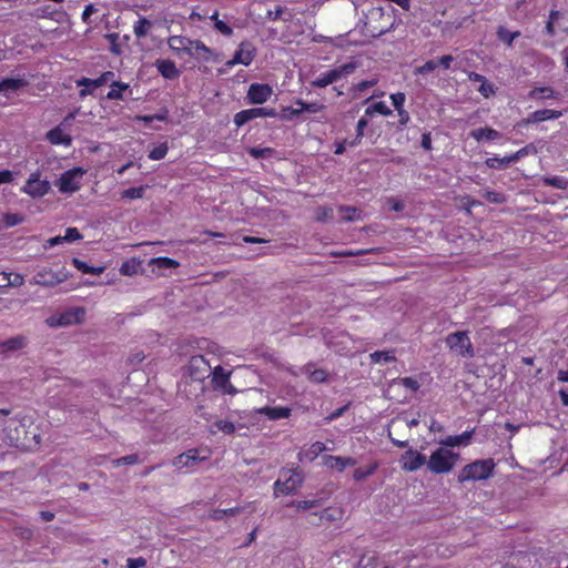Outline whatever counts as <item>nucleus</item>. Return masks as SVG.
Returning <instances> with one entry per match:
<instances>
[{
    "label": "nucleus",
    "mask_w": 568,
    "mask_h": 568,
    "mask_svg": "<svg viewBox=\"0 0 568 568\" xmlns=\"http://www.w3.org/2000/svg\"><path fill=\"white\" fill-rule=\"evenodd\" d=\"M395 24L392 13L382 8H372L365 16L363 33L372 38H378L389 32Z\"/></svg>",
    "instance_id": "obj_1"
},
{
    "label": "nucleus",
    "mask_w": 568,
    "mask_h": 568,
    "mask_svg": "<svg viewBox=\"0 0 568 568\" xmlns=\"http://www.w3.org/2000/svg\"><path fill=\"white\" fill-rule=\"evenodd\" d=\"M495 464L491 458L475 460L466 465L458 474V481L485 480L493 474Z\"/></svg>",
    "instance_id": "obj_2"
},
{
    "label": "nucleus",
    "mask_w": 568,
    "mask_h": 568,
    "mask_svg": "<svg viewBox=\"0 0 568 568\" xmlns=\"http://www.w3.org/2000/svg\"><path fill=\"white\" fill-rule=\"evenodd\" d=\"M458 458V454L439 447L430 455L427 467L434 474H447L455 467Z\"/></svg>",
    "instance_id": "obj_3"
},
{
    "label": "nucleus",
    "mask_w": 568,
    "mask_h": 568,
    "mask_svg": "<svg viewBox=\"0 0 568 568\" xmlns=\"http://www.w3.org/2000/svg\"><path fill=\"white\" fill-rule=\"evenodd\" d=\"M446 345L457 356L471 358L475 356V349L468 336V331H458L450 333L445 338Z\"/></svg>",
    "instance_id": "obj_4"
},
{
    "label": "nucleus",
    "mask_w": 568,
    "mask_h": 568,
    "mask_svg": "<svg viewBox=\"0 0 568 568\" xmlns=\"http://www.w3.org/2000/svg\"><path fill=\"white\" fill-rule=\"evenodd\" d=\"M67 280L68 272L64 270L53 272L51 268L42 267L36 272L30 283L43 287H54Z\"/></svg>",
    "instance_id": "obj_5"
},
{
    "label": "nucleus",
    "mask_w": 568,
    "mask_h": 568,
    "mask_svg": "<svg viewBox=\"0 0 568 568\" xmlns=\"http://www.w3.org/2000/svg\"><path fill=\"white\" fill-rule=\"evenodd\" d=\"M184 371L192 381L203 382L211 375V365L203 355H194L190 358Z\"/></svg>",
    "instance_id": "obj_6"
},
{
    "label": "nucleus",
    "mask_w": 568,
    "mask_h": 568,
    "mask_svg": "<svg viewBox=\"0 0 568 568\" xmlns=\"http://www.w3.org/2000/svg\"><path fill=\"white\" fill-rule=\"evenodd\" d=\"M85 310L83 307H71L65 312L51 316L47 320L52 327L69 326L72 324H81L84 321Z\"/></svg>",
    "instance_id": "obj_7"
},
{
    "label": "nucleus",
    "mask_w": 568,
    "mask_h": 568,
    "mask_svg": "<svg viewBox=\"0 0 568 568\" xmlns=\"http://www.w3.org/2000/svg\"><path fill=\"white\" fill-rule=\"evenodd\" d=\"M84 173L81 168L68 170L57 180L55 185L61 193H74L80 189V179Z\"/></svg>",
    "instance_id": "obj_8"
},
{
    "label": "nucleus",
    "mask_w": 568,
    "mask_h": 568,
    "mask_svg": "<svg viewBox=\"0 0 568 568\" xmlns=\"http://www.w3.org/2000/svg\"><path fill=\"white\" fill-rule=\"evenodd\" d=\"M50 190V183L47 180L40 179V172H33L28 179L26 185L22 187V191L32 197H42Z\"/></svg>",
    "instance_id": "obj_9"
},
{
    "label": "nucleus",
    "mask_w": 568,
    "mask_h": 568,
    "mask_svg": "<svg viewBox=\"0 0 568 568\" xmlns=\"http://www.w3.org/2000/svg\"><path fill=\"white\" fill-rule=\"evenodd\" d=\"M261 116H276L275 109H268V108H253V109H246L237 112L234 115V123L237 128L244 125L248 121L261 118Z\"/></svg>",
    "instance_id": "obj_10"
},
{
    "label": "nucleus",
    "mask_w": 568,
    "mask_h": 568,
    "mask_svg": "<svg viewBox=\"0 0 568 568\" xmlns=\"http://www.w3.org/2000/svg\"><path fill=\"white\" fill-rule=\"evenodd\" d=\"M399 463L402 469L405 471H416L422 466L427 465L426 457L412 448H409L402 455Z\"/></svg>",
    "instance_id": "obj_11"
},
{
    "label": "nucleus",
    "mask_w": 568,
    "mask_h": 568,
    "mask_svg": "<svg viewBox=\"0 0 568 568\" xmlns=\"http://www.w3.org/2000/svg\"><path fill=\"white\" fill-rule=\"evenodd\" d=\"M273 93V89L268 84L252 83L247 91L248 102L252 104H262L266 102Z\"/></svg>",
    "instance_id": "obj_12"
},
{
    "label": "nucleus",
    "mask_w": 568,
    "mask_h": 568,
    "mask_svg": "<svg viewBox=\"0 0 568 568\" xmlns=\"http://www.w3.org/2000/svg\"><path fill=\"white\" fill-rule=\"evenodd\" d=\"M255 55V49L250 42H242L235 51L233 59L226 62V65L243 64L248 65Z\"/></svg>",
    "instance_id": "obj_13"
},
{
    "label": "nucleus",
    "mask_w": 568,
    "mask_h": 568,
    "mask_svg": "<svg viewBox=\"0 0 568 568\" xmlns=\"http://www.w3.org/2000/svg\"><path fill=\"white\" fill-rule=\"evenodd\" d=\"M205 459V456L201 457L199 455L197 449H189L173 459V466L176 467L178 469H182L184 467H192L195 464Z\"/></svg>",
    "instance_id": "obj_14"
},
{
    "label": "nucleus",
    "mask_w": 568,
    "mask_h": 568,
    "mask_svg": "<svg viewBox=\"0 0 568 568\" xmlns=\"http://www.w3.org/2000/svg\"><path fill=\"white\" fill-rule=\"evenodd\" d=\"M562 115V111L558 110H550V109H542L537 110L532 113H530L526 119L521 121V124H531V123H538L546 120H555L559 119Z\"/></svg>",
    "instance_id": "obj_15"
},
{
    "label": "nucleus",
    "mask_w": 568,
    "mask_h": 568,
    "mask_svg": "<svg viewBox=\"0 0 568 568\" xmlns=\"http://www.w3.org/2000/svg\"><path fill=\"white\" fill-rule=\"evenodd\" d=\"M155 65L161 75L165 79L173 80L180 75L179 69L171 60H156Z\"/></svg>",
    "instance_id": "obj_16"
},
{
    "label": "nucleus",
    "mask_w": 568,
    "mask_h": 568,
    "mask_svg": "<svg viewBox=\"0 0 568 568\" xmlns=\"http://www.w3.org/2000/svg\"><path fill=\"white\" fill-rule=\"evenodd\" d=\"M257 414H262L267 416L271 420L288 418L291 416L292 409L288 407H262L256 410Z\"/></svg>",
    "instance_id": "obj_17"
},
{
    "label": "nucleus",
    "mask_w": 568,
    "mask_h": 568,
    "mask_svg": "<svg viewBox=\"0 0 568 568\" xmlns=\"http://www.w3.org/2000/svg\"><path fill=\"white\" fill-rule=\"evenodd\" d=\"M27 346V337L23 335H17L9 339L0 342V349L2 353L16 352Z\"/></svg>",
    "instance_id": "obj_18"
},
{
    "label": "nucleus",
    "mask_w": 568,
    "mask_h": 568,
    "mask_svg": "<svg viewBox=\"0 0 568 568\" xmlns=\"http://www.w3.org/2000/svg\"><path fill=\"white\" fill-rule=\"evenodd\" d=\"M114 78V73L112 71L103 72L98 79H89L81 78L77 81L78 87H91L92 89L100 88L104 85L106 82Z\"/></svg>",
    "instance_id": "obj_19"
},
{
    "label": "nucleus",
    "mask_w": 568,
    "mask_h": 568,
    "mask_svg": "<svg viewBox=\"0 0 568 568\" xmlns=\"http://www.w3.org/2000/svg\"><path fill=\"white\" fill-rule=\"evenodd\" d=\"M295 105H297L298 108L290 106V108H286V111L291 112L293 115H300L304 111L310 112V113H317L325 108L323 104H320L317 102L307 103V102H304L303 100H297L295 102Z\"/></svg>",
    "instance_id": "obj_20"
},
{
    "label": "nucleus",
    "mask_w": 568,
    "mask_h": 568,
    "mask_svg": "<svg viewBox=\"0 0 568 568\" xmlns=\"http://www.w3.org/2000/svg\"><path fill=\"white\" fill-rule=\"evenodd\" d=\"M187 54L194 57L196 59H202L204 61L210 60L212 51L200 40H192V44L189 47Z\"/></svg>",
    "instance_id": "obj_21"
},
{
    "label": "nucleus",
    "mask_w": 568,
    "mask_h": 568,
    "mask_svg": "<svg viewBox=\"0 0 568 568\" xmlns=\"http://www.w3.org/2000/svg\"><path fill=\"white\" fill-rule=\"evenodd\" d=\"M47 139L49 140L50 143L55 144V145L63 144V145L69 146L72 143L71 136L64 134L60 126H57V128L50 130L47 133Z\"/></svg>",
    "instance_id": "obj_22"
},
{
    "label": "nucleus",
    "mask_w": 568,
    "mask_h": 568,
    "mask_svg": "<svg viewBox=\"0 0 568 568\" xmlns=\"http://www.w3.org/2000/svg\"><path fill=\"white\" fill-rule=\"evenodd\" d=\"M469 135L477 141H481L484 139L493 141V140H497L501 136L500 132H498L497 130L491 129V128H479V129L471 130L469 132Z\"/></svg>",
    "instance_id": "obj_23"
},
{
    "label": "nucleus",
    "mask_w": 568,
    "mask_h": 568,
    "mask_svg": "<svg viewBox=\"0 0 568 568\" xmlns=\"http://www.w3.org/2000/svg\"><path fill=\"white\" fill-rule=\"evenodd\" d=\"M212 375V384L214 388H220L221 386H225L227 382L230 381L231 372L225 371L222 366L214 367L213 371H211Z\"/></svg>",
    "instance_id": "obj_24"
},
{
    "label": "nucleus",
    "mask_w": 568,
    "mask_h": 568,
    "mask_svg": "<svg viewBox=\"0 0 568 568\" xmlns=\"http://www.w3.org/2000/svg\"><path fill=\"white\" fill-rule=\"evenodd\" d=\"M168 43L172 50H182L187 53L192 40L182 36H173L169 38Z\"/></svg>",
    "instance_id": "obj_25"
},
{
    "label": "nucleus",
    "mask_w": 568,
    "mask_h": 568,
    "mask_svg": "<svg viewBox=\"0 0 568 568\" xmlns=\"http://www.w3.org/2000/svg\"><path fill=\"white\" fill-rule=\"evenodd\" d=\"M72 264L77 270L81 271L84 274L100 275L105 270L104 266H89L85 262L81 261L78 257L72 258Z\"/></svg>",
    "instance_id": "obj_26"
},
{
    "label": "nucleus",
    "mask_w": 568,
    "mask_h": 568,
    "mask_svg": "<svg viewBox=\"0 0 568 568\" xmlns=\"http://www.w3.org/2000/svg\"><path fill=\"white\" fill-rule=\"evenodd\" d=\"M336 75H337V73H336V71H334V69L329 70V71L323 73L321 77H318L314 81H312L311 84L315 88H325L328 84H332L338 80Z\"/></svg>",
    "instance_id": "obj_27"
},
{
    "label": "nucleus",
    "mask_w": 568,
    "mask_h": 568,
    "mask_svg": "<svg viewBox=\"0 0 568 568\" xmlns=\"http://www.w3.org/2000/svg\"><path fill=\"white\" fill-rule=\"evenodd\" d=\"M558 95L559 93L549 87L534 88L528 94L530 99H557Z\"/></svg>",
    "instance_id": "obj_28"
},
{
    "label": "nucleus",
    "mask_w": 568,
    "mask_h": 568,
    "mask_svg": "<svg viewBox=\"0 0 568 568\" xmlns=\"http://www.w3.org/2000/svg\"><path fill=\"white\" fill-rule=\"evenodd\" d=\"M474 430H466L462 435L457 436H449L444 442V445L446 446H459V445H467L473 436Z\"/></svg>",
    "instance_id": "obj_29"
},
{
    "label": "nucleus",
    "mask_w": 568,
    "mask_h": 568,
    "mask_svg": "<svg viewBox=\"0 0 568 568\" xmlns=\"http://www.w3.org/2000/svg\"><path fill=\"white\" fill-rule=\"evenodd\" d=\"M26 82L21 79H4L0 82V92H16Z\"/></svg>",
    "instance_id": "obj_30"
},
{
    "label": "nucleus",
    "mask_w": 568,
    "mask_h": 568,
    "mask_svg": "<svg viewBox=\"0 0 568 568\" xmlns=\"http://www.w3.org/2000/svg\"><path fill=\"white\" fill-rule=\"evenodd\" d=\"M141 268V262L136 258H131L122 263L120 267V273L122 275L132 276L138 274Z\"/></svg>",
    "instance_id": "obj_31"
},
{
    "label": "nucleus",
    "mask_w": 568,
    "mask_h": 568,
    "mask_svg": "<svg viewBox=\"0 0 568 568\" xmlns=\"http://www.w3.org/2000/svg\"><path fill=\"white\" fill-rule=\"evenodd\" d=\"M150 264L159 270L176 268L180 265L178 261L166 256L153 257L151 258Z\"/></svg>",
    "instance_id": "obj_32"
},
{
    "label": "nucleus",
    "mask_w": 568,
    "mask_h": 568,
    "mask_svg": "<svg viewBox=\"0 0 568 568\" xmlns=\"http://www.w3.org/2000/svg\"><path fill=\"white\" fill-rule=\"evenodd\" d=\"M152 28V22L146 18H140L133 28L136 38H144Z\"/></svg>",
    "instance_id": "obj_33"
},
{
    "label": "nucleus",
    "mask_w": 568,
    "mask_h": 568,
    "mask_svg": "<svg viewBox=\"0 0 568 568\" xmlns=\"http://www.w3.org/2000/svg\"><path fill=\"white\" fill-rule=\"evenodd\" d=\"M129 88V84L113 81L111 84V90L106 94V99L109 100H122L123 99V91H125Z\"/></svg>",
    "instance_id": "obj_34"
},
{
    "label": "nucleus",
    "mask_w": 568,
    "mask_h": 568,
    "mask_svg": "<svg viewBox=\"0 0 568 568\" xmlns=\"http://www.w3.org/2000/svg\"><path fill=\"white\" fill-rule=\"evenodd\" d=\"M520 36L519 31H509L505 27L499 26L497 29V37L500 41L506 43L508 47H511L513 41Z\"/></svg>",
    "instance_id": "obj_35"
},
{
    "label": "nucleus",
    "mask_w": 568,
    "mask_h": 568,
    "mask_svg": "<svg viewBox=\"0 0 568 568\" xmlns=\"http://www.w3.org/2000/svg\"><path fill=\"white\" fill-rule=\"evenodd\" d=\"M486 165L490 169L503 170L506 169L510 163H514L511 155L505 158H489L486 160Z\"/></svg>",
    "instance_id": "obj_36"
},
{
    "label": "nucleus",
    "mask_w": 568,
    "mask_h": 568,
    "mask_svg": "<svg viewBox=\"0 0 568 568\" xmlns=\"http://www.w3.org/2000/svg\"><path fill=\"white\" fill-rule=\"evenodd\" d=\"M295 490V484H291V479L285 481L277 480L274 484V495H291Z\"/></svg>",
    "instance_id": "obj_37"
},
{
    "label": "nucleus",
    "mask_w": 568,
    "mask_h": 568,
    "mask_svg": "<svg viewBox=\"0 0 568 568\" xmlns=\"http://www.w3.org/2000/svg\"><path fill=\"white\" fill-rule=\"evenodd\" d=\"M322 501L321 499H310V500H298V501H291L287 504V507H295L297 510H308L312 508H316L321 506Z\"/></svg>",
    "instance_id": "obj_38"
},
{
    "label": "nucleus",
    "mask_w": 568,
    "mask_h": 568,
    "mask_svg": "<svg viewBox=\"0 0 568 568\" xmlns=\"http://www.w3.org/2000/svg\"><path fill=\"white\" fill-rule=\"evenodd\" d=\"M242 511L241 507H233L227 509H215L210 514V518L213 520H222L225 516H234Z\"/></svg>",
    "instance_id": "obj_39"
},
{
    "label": "nucleus",
    "mask_w": 568,
    "mask_h": 568,
    "mask_svg": "<svg viewBox=\"0 0 568 568\" xmlns=\"http://www.w3.org/2000/svg\"><path fill=\"white\" fill-rule=\"evenodd\" d=\"M374 113L389 115L392 114V110L384 102H376L365 110V114L367 116H372Z\"/></svg>",
    "instance_id": "obj_40"
},
{
    "label": "nucleus",
    "mask_w": 568,
    "mask_h": 568,
    "mask_svg": "<svg viewBox=\"0 0 568 568\" xmlns=\"http://www.w3.org/2000/svg\"><path fill=\"white\" fill-rule=\"evenodd\" d=\"M542 183L558 190H565L568 186V181L561 176H545L542 178Z\"/></svg>",
    "instance_id": "obj_41"
},
{
    "label": "nucleus",
    "mask_w": 568,
    "mask_h": 568,
    "mask_svg": "<svg viewBox=\"0 0 568 568\" xmlns=\"http://www.w3.org/2000/svg\"><path fill=\"white\" fill-rule=\"evenodd\" d=\"M324 465L328 468L336 469L339 473L344 471L343 457L341 456H324Z\"/></svg>",
    "instance_id": "obj_42"
},
{
    "label": "nucleus",
    "mask_w": 568,
    "mask_h": 568,
    "mask_svg": "<svg viewBox=\"0 0 568 568\" xmlns=\"http://www.w3.org/2000/svg\"><path fill=\"white\" fill-rule=\"evenodd\" d=\"M377 469V464L369 465L366 469L357 468L354 471V479L356 481L364 480L365 478L372 476Z\"/></svg>",
    "instance_id": "obj_43"
},
{
    "label": "nucleus",
    "mask_w": 568,
    "mask_h": 568,
    "mask_svg": "<svg viewBox=\"0 0 568 568\" xmlns=\"http://www.w3.org/2000/svg\"><path fill=\"white\" fill-rule=\"evenodd\" d=\"M371 359L374 363H381V362H394L396 358L392 354V352L387 351H377L371 354Z\"/></svg>",
    "instance_id": "obj_44"
},
{
    "label": "nucleus",
    "mask_w": 568,
    "mask_h": 568,
    "mask_svg": "<svg viewBox=\"0 0 568 568\" xmlns=\"http://www.w3.org/2000/svg\"><path fill=\"white\" fill-rule=\"evenodd\" d=\"M326 450V445L322 442H315L311 445L310 449L305 453V456L310 460H314L321 453Z\"/></svg>",
    "instance_id": "obj_45"
},
{
    "label": "nucleus",
    "mask_w": 568,
    "mask_h": 568,
    "mask_svg": "<svg viewBox=\"0 0 568 568\" xmlns=\"http://www.w3.org/2000/svg\"><path fill=\"white\" fill-rule=\"evenodd\" d=\"M483 196L485 197L486 201H488L489 203H495V204H503L507 201V197L505 194L503 193H499V192H495V191H485Z\"/></svg>",
    "instance_id": "obj_46"
},
{
    "label": "nucleus",
    "mask_w": 568,
    "mask_h": 568,
    "mask_svg": "<svg viewBox=\"0 0 568 568\" xmlns=\"http://www.w3.org/2000/svg\"><path fill=\"white\" fill-rule=\"evenodd\" d=\"M342 517V514L339 510H331V508H326V509H323L322 511H320V519H322V521H336L338 519H341Z\"/></svg>",
    "instance_id": "obj_47"
},
{
    "label": "nucleus",
    "mask_w": 568,
    "mask_h": 568,
    "mask_svg": "<svg viewBox=\"0 0 568 568\" xmlns=\"http://www.w3.org/2000/svg\"><path fill=\"white\" fill-rule=\"evenodd\" d=\"M23 222V216L17 213H7L3 215V223L7 227L16 226Z\"/></svg>",
    "instance_id": "obj_48"
},
{
    "label": "nucleus",
    "mask_w": 568,
    "mask_h": 568,
    "mask_svg": "<svg viewBox=\"0 0 568 568\" xmlns=\"http://www.w3.org/2000/svg\"><path fill=\"white\" fill-rule=\"evenodd\" d=\"M355 69H356V63L348 62L343 65H339L338 68H335L334 71H336V73H337L336 77L339 80L341 78L353 73Z\"/></svg>",
    "instance_id": "obj_49"
},
{
    "label": "nucleus",
    "mask_w": 568,
    "mask_h": 568,
    "mask_svg": "<svg viewBox=\"0 0 568 568\" xmlns=\"http://www.w3.org/2000/svg\"><path fill=\"white\" fill-rule=\"evenodd\" d=\"M145 186L130 187L122 192V197L141 199L144 195Z\"/></svg>",
    "instance_id": "obj_50"
},
{
    "label": "nucleus",
    "mask_w": 568,
    "mask_h": 568,
    "mask_svg": "<svg viewBox=\"0 0 568 568\" xmlns=\"http://www.w3.org/2000/svg\"><path fill=\"white\" fill-rule=\"evenodd\" d=\"M247 152L254 159H263V158L271 155L273 153V149H271V148H263V149L250 148L247 150Z\"/></svg>",
    "instance_id": "obj_51"
},
{
    "label": "nucleus",
    "mask_w": 568,
    "mask_h": 568,
    "mask_svg": "<svg viewBox=\"0 0 568 568\" xmlns=\"http://www.w3.org/2000/svg\"><path fill=\"white\" fill-rule=\"evenodd\" d=\"M168 145L165 143L154 148L150 153H149V158L151 160H161L163 159L166 153H168Z\"/></svg>",
    "instance_id": "obj_52"
},
{
    "label": "nucleus",
    "mask_w": 568,
    "mask_h": 568,
    "mask_svg": "<svg viewBox=\"0 0 568 568\" xmlns=\"http://www.w3.org/2000/svg\"><path fill=\"white\" fill-rule=\"evenodd\" d=\"M438 68V62L435 59L428 60L423 65L416 69L418 74H427Z\"/></svg>",
    "instance_id": "obj_53"
},
{
    "label": "nucleus",
    "mask_w": 568,
    "mask_h": 568,
    "mask_svg": "<svg viewBox=\"0 0 568 568\" xmlns=\"http://www.w3.org/2000/svg\"><path fill=\"white\" fill-rule=\"evenodd\" d=\"M537 150L534 144H528L525 148L518 150L516 153L511 154V159L514 162L518 161L519 159L524 158L525 155L529 153H536Z\"/></svg>",
    "instance_id": "obj_54"
},
{
    "label": "nucleus",
    "mask_w": 568,
    "mask_h": 568,
    "mask_svg": "<svg viewBox=\"0 0 568 568\" xmlns=\"http://www.w3.org/2000/svg\"><path fill=\"white\" fill-rule=\"evenodd\" d=\"M82 237H83L82 234L79 232V230L77 227H68L65 230V235L63 236V239L68 243L81 240Z\"/></svg>",
    "instance_id": "obj_55"
},
{
    "label": "nucleus",
    "mask_w": 568,
    "mask_h": 568,
    "mask_svg": "<svg viewBox=\"0 0 568 568\" xmlns=\"http://www.w3.org/2000/svg\"><path fill=\"white\" fill-rule=\"evenodd\" d=\"M216 428L225 434H233L235 432V426L232 422L229 420H216Z\"/></svg>",
    "instance_id": "obj_56"
},
{
    "label": "nucleus",
    "mask_w": 568,
    "mask_h": 568,
    "mask_svg": "<svg viewBox=\"0 0 568 568\" xmlns=\"http://www.w3.org/2000/svg\"><path fill=\"white\" fill-rule=\"evenodd\" d=\"M138 462H139V456L136 454H132V455H128V456L114 459L113 464L115 466H121V465H133V464H136Z\"/></svg>",
    "instance_id": "obj_57"
},
{
    "label": "nucleus",
    "mask_w": 568,
    "mask_h": 568,
    "mask_svg": "<svg viewBox=\"0 0 568 568\" xmlns=\"http://www.w3.org/2000/svg\"><path fill=\"white\" fill-rule=\"evenodd\" d=\"M398 383L413 392H416L419 388V383L413 377L399 378Z\"/></svg>",
    "instance_id": "obj_58"
},
{
    "label": "nucleus",
    "mask_w": 568,
    "mask_h": 568,
    "mask_svg": "<svg viewBox=\"0 0 568 568\" xmlns=\"http://www.w3.org/2000/svg\"><path fill=\"white\" fill-rule=\"evenodd\" d=\"M405 99L406 97L402 92H397L390 95L392 103L397 111H399V109H403Z\"/></svg>",
    "instance_id": "obj_59"
},
{
    "label": "nucleus",
    "mask_w": 568,
    "mask_h": 568,
    "mask_svg": "<svg viewBox=\"0 0 568 568\" xmlns=\"http://www.w3.org/2000/svg\"><path fill=\"white\" fill-rule=\"evenodd\" d=\"M327 373L324 369H315L310 374V379L315 383L325 382Z\"/></svg>",
    "instance_id": "obj_60"
},
{
    "label": "nucleus",
    "mask_w": 568,
    "mask_h": 568,
    "mask_svg": "<svg viewBox=\"0 0 568 568\" xmlns=\"http://www.w3.org/2000/svg\"><path fill=\"white\" fill-rule=\"evenodd\" d=\"M478 91L485 98H488V97H490L491 94L495 93L494 85L491 83H488L486 79L480 83V87H479Z\"/></svg>",
    "instance_id": "obj_61"
},
{
    "label": "nucleus",
    "mask_w": 568,
    "mask_h": 568,
    "mask_svg": "<svg viewBox=\"0 0 568 568\" xmlns=\"http://www.w3.org/2000/svg\"><path fill=\"white\" fill-rule=\"evenodd\" d=\"M214 27L219 32H221L224 36L230 37L233 33V29L229 24H226L225 22H223L221 20H216V22L214 23Z\"/></svg>",
    "instance_id": "obj_62"
},
{
    "label": "nucleus",
    "mask_w": 568,
    "mask_h": 568,
    "mask_svg": "<svg viewBox=\"0 0 568 568\" xmlns=\"http://www.w3.org/2000/svg\"><path fill=\"white\" fill-rule=\"evenodd\" d=\"M339 211L342 213H345L343 215V220L345 221H354L355 220V213L357 212V209L354 206H341Z\"/></svg>",
    "instance_id": "obj_63"
},
{
    "label": "nucleus",
    "mask_w": 568,
    "mask_h": 568,
    "mask_svg": "<svg viewBox=\"0 0 568 568\" xmlns=\"http://www.w3.org/2000/svg\"><path fill=\"white\" fill-rule=\"evenodd\" d=\"M145 564H146V560L142 557L129 558L126 560V568H141V567H144Z\"/></svg>",
    "instance_id": "obj_64"
}]
</instances>
